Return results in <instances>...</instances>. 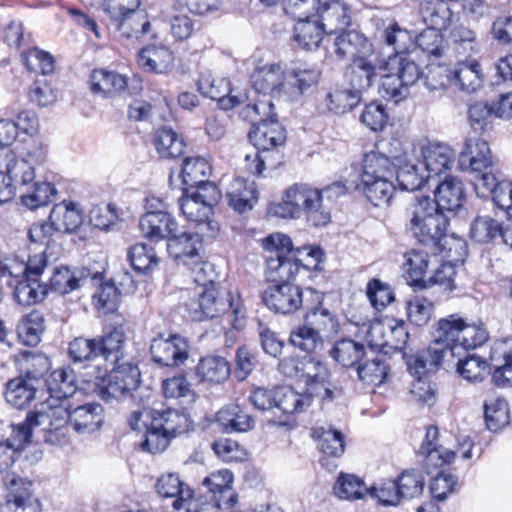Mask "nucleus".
Masks as SVG:
<instances>
[{"instance_id": "nucleus-52", "label": "nucleus", "mask_w": 512, "mask_h": 512, "mask_svg": "<svg viewBox=\"0 0 512 512\" xmlns=\"http://www.w3.org/2000/svg\"><path fill=\"white\" fill-rule=\"evenodd\" d=\"M361 96L353 88L336 87L327 93L326 105L335 114H344L352 110L361 101Z\"/></svg>"}, {"instance_id": "nucleus-47", "label": "nucleus", "mask_w": 512, "mask_h": 512, "mask_svg": "<svg viewBox=\"0 0 512 512\" xmlns=\"http://www.w3.org/2000/svg\"><path fill=\"white\" fill-rule=\"evenodd\" d=\"M361 184L367 200L376 207L389 205L396 190L391 178L365 179Z\"/></svg>"}, {"instance_id": "nucleus-42", "label": "nucleus", "mask_w": 512, "mask_h": 512, "mask_svg": "<svg viewBox=\"0 0 512 512\" xmlns=\"http://www.w3.org/2000/svg\"><path fill=\"white\" fill-rule=\"evenodd\" d=\"M99 356H103L105 361H115L117 358H123V346L125 343V330L121 324L114 326L105 335L95 338Z\"/></svg>"}, {"instance_id": "nucleus-41", "label": "nucleus", "mask_w": 512, "mask_h": 512, "mask_svg": "<svg viewBox=\"0 0 512 512\" xmlns=\"http://www.w3.org/2000/svg\"><path fill=\"white\" fill-rule=\"evenodd\" d=\"M330 356L343 367L349 368L358 364L365 355V346L350 338L336 341L330 350Z\"/></svg>"}, {"instance_id": "nucleus-8", "label": "nucleus", "mask_w": 512, "mask_h": 512, "mask_svg": "<svg viewBox=\"0 0 512 512\" xmlns=\"http://www.w3.org/2000/svg\"><path fill=\"white\" fill-rule=\"evenodd\" d=\"M202 237L199 233L177 232L168 240L167 251L176 262L188 266L195 273L194 281L198 284L212 282L207 278V271L212 272V265L201 261Z\"/></svg>"}, {"instance_id": "nucleus-36", "label": "nucleus", "mask_w": 512, "mask_h": 512, "mask_svg": "<svg viewBox=\"0 0 512 512\" xmlns=\"http://www.w3.org/2000/svg\"><path fill=\"white\" fill-rule=\"evenodd\" d=\"M212 167L208 160L203 157H187L182 166L181 177L183 183L190 187L202 191L203 186L214 184L208 178Z\"/></svg>"}, {"instance_id": "nucleus-46", "label": "nucleus", "mask_w": 512, "mask_h": 512, "mask_svg": "<svg viewBox=\"0 0 512 512\" xmlns=\"http://www.w3.org/2000/svg\"><path fill=\"white\" fill-rule=\"evenodd\" d=\"M240 116L250 122L252 128L275 121L276 114L274 112L273 99L261 95V97L254 100L253 103H247L240 112Z\"/></svg>"}, {"instance_id": "nucleus-4", "label": "nucleus", "mask_w": 512, "mask_h": 512, "mask_svg": "<svg viewBox=\"0 0 512 512\" xmlns=\"http://www.w3.org/2000/svg\"><path fill=\"white\" fill-rule=\"evenodd\" d=\"M418 455L423 457V473L415 468L406 469L395 480H403L406 477L416 480H424L425 477H428L429 480H452V476L447 474V471L457 453L439 444L437 426L430 425L426 428Z\"/></svg>"}, {"instance_id": "nucleus-26", "label": "nucleus", "mask_w": 512, "mask_h": 512, "mask_svg": "<svg viewBox=\"0 0 512 512\" xmlns=\"http://www.w3.org/2000/svg\"><path fill=\"white\" fill-rule=\"evenodd\" d=\"M173 52L164 45H148L138 54L139 66L147 71L157 74L167 73L174 67Z\"/></svg>"}, {"instance_id": "nucleus-51", "label": "nucleus", "mask_w": 512, "mask_h": 512, "mask_svg": "<svg viewBox=\"0 0 512 512\" xmlns=\"http://www.w3.org/2000/svg\"><path fill=\"white\" fill-rule=\"evenodd\" d=\"M324 33L318 21L301 18L294 27L293 38L303 49L313 50L319 46Z\"/></svg>"}, {"instance_id": "nucleus-1", "label": "nucleus", "mask_w": 512, "mask_h": 512, "mask_svg": "<svg viewBox=\"0 0 512 512\" xmlns=\"http://www.w3.org/2000/svg\"><path fill=\"white\" fill-rule=\"evenodd\" d=\"M347 193L342 181H336L321 189L307 183H296L287 188L282 202L273 208L282 218L304 217L313 227H322L331 221L332 204Z\"/></svg>"}, {"instance_id": "nucleus-34", "label": "nucleus", "mask_w": 512, "mask_h": 512, "mask_svg": "<svg viewBox=\"0 0 512 512\" xmlns=\"http://www.w3.org/2000/svg\"><path fill=\"white\" fill-rule=\"evenodd\" d=\"M195 371L201 382L221 384L229 378L231 368L226 358L211 355L201 358Z\"/></svg>"}, {"instance_id": "nucleus-11", "label": "nucleus", "mask_w": 512, "mask_h": 512, "mask_svg": "<svg viewBox=\"0 0 512 512\" xmlns=\"http://www.w3.org/2000/svg\"><path fill=\"white\" fill-rule=\"evenodd\" d=\"M220 198L219 189L215 184L203 186L202 191H189L179 199V208L182 214L198 226H211L210 217L213 206Z\"/></svg>"}, {"instance_id": "nucleus-43", "label": "nucleus", "mask_w": 512, "mask_h": 512, "mask_svg": "<svg viewBox=\"0 0 512 512\" xmlns=\"http://www.w3.org/2000/svg\"><path fill=\"white\" fill-rule=\"evenodd\" d=\"M310 293L314 294L317 304L307 308L304 322L313 329L318 330L320 335L322 332L334 331L337 321L331 311L322 305V295L313 291H310Z\"/></svg>"}, {"instance_id": "nucleus-44", "label": "nucleus", "mask_w": 512, "mask_h": 512, "mask_svg": "<svg viewBox=\"0 0 512 512\" xmlns=\"http://www.w3.org/2000/svg\"><path fill=\"white\" fill-rule=\"evenodd\" d=\"M439 210L437 203L429 196L415 197L406 207V228L411 233L418 229L428 217Z\"/></svg>"}, {"instance_id": "nucleus-58", "label": "nucleus", "mask_w": 512, "mask_h": 512, "mask_svg": "<svg viewBox=\"0 0 512 512\" xmlns=\"http://www.w3.org/2000/svg\"><path fill=\"white\" fill-rule=\"evenodd\" d=\"M484 417L487 428L498 431L509 423V408L504 399L490 398L484 403Z\"/></svg>"}, {"instance_id": "nucleus-45", "label": "nucleus", "mask_w": 512, "mask_h": 512, "mask_svg": "<svg viewBox=\"0 0 512 512\" xmlns=\"http://www.w3.org/2000/svg\"><path fill=\"white\" fill-rule=\"evenodd\" d=\"M313 437L317 439L318 448L323 454L330 457H340L344 453V435L332 426L315 428Z\"/></svg>"}, {"instance_id": "nucleus-12", "label": "nucleus", "mask_w": 512, "mask_h": 512, "mask_svg": "<svg viewBox=\"0 0 512 512\" xmlns=\"http://www.w3.org/2000/svg\"><path fill=\"white\" fill-rule=\"evenodd\" d=\"M262 301L276 313L293 314L303 306V288L293 282L272 284L262 292Z\"/></svg>"}, {"instance_id": "nucleus-56", "label": "nucleus", "mask_w": 512, "mask_h": 512, "mask_svg": "<svg viewBox=\"0 0 512 512\" xmlns=\"http://www.w3.org/2000/svg\"><path fill=\"white\" fill-rule=\"evenodd\" d=\"M389 366L384 357L377 356L368 359L358 366L357 373L359 379L373 386H379L385 382L388 377Z\"/></svg>"}, {"instance_id": "nucleus-23", "label": "nucleus", "mask_w": 512, "mask_h": 512, "mask_svg": "<svg viewBox=\"0 0 512 512\" xmlns=\"http://www.w3.org/2000/svg\"><path fill=\"white\" fill-rule=\"evenodd\" d=\"M447 77L451 84L466 93L475 92L483 82L481 66L475 59L458 61L448 69Z\"/></svg>"}, {"instance_id": "nucleus-28", "label": "nucleus", "mask_w": 512, "mask_h": 512, "mask_svg": "<svg viewBox=\"0 0 512 512\" xmlns=\"http://www.w3.org/2000/svg\"><path fill=\"white\" fill-rule=\"evenodd\" d=\"M49 220L57 232L72 233L81 226L83 214L76 203L63 201L54 205Z\"/></svg>"}, {"instance_id": "nucleus-33", "label": "nucleus", "mask_w": 512, "mask_h": 512, "mask_svg": "<svg viewBox=\"0 0 512 512\" xmlns=\"http://www.w3.org/2000/svg\"><path fill=\"white\" fill-rule=\"evenodd\" d=\"M464 197L463 183L456 177L447 176L438 184L433 200L440 210L454 211L461 207Z\"/></svg>"}, {"instance_id": "nucleus-61", "label": "nucleus", "mask_w": 512, "mask_h": 512, "mask_svg": "<svg viewBox=\"0 0 512 512\" xmlns=\"http://www.w3.org/2000/svg\"><path fill=\"white\" fill-rule=\"evenodd\" d=\"M57 195V189L50 182H34L32 189L21 196L22 204L29 209H36L52 202Z\"/></svg>"}, {"instance_id": "nucleus-38", "label": "nucleus", "mask_w": 512, "mask_h": 512, "mask_svg": "<svg viewBox=\"0 0 512 512\" xmlns=\"http://www.w3.org/2000/svg\"><path fill=\"white\" fill-rule=\"evenodd\" d=\"M335 53L340 59L365 56L371 48L369 41L356 31H348L338 35L334 42Z\"/></svg>"}, {"instance_id": "nucleus-15", "label": "nucleus", "mask_w": 512, "mask_h": 512, "mask_svg": "<svg viewBox=\"0 0 512 512\" xmlns=\"http://www.w3.org/2000/svg\"><path fill=\"white\" fill-rule=\"evenodd\" d=\"M199 92L212 100H217L221 109L228 110L247 102L250 95L235 94L225 79L216 80L209 72L202 73L197 82Z\"/></svg>"}, {"instance_id": "nucleus-48", "label": "nucleus", "mask_w": 512, "mask_h": 512, "mask_svg": "<svg viewBox=\"0 0 512 512\" xmlns=\"http://www.w3.org/2000/svg\"><path fill=\"white\" fill-rule=\"evenodd\" d=\"M429 178V173L422 166L420 159L415 163L407 161L400 165L396 174L400 188L406 191L420 189Z\"/></svg>"}, {"instance_id": "nucleus-3", "label": "nucleus", "mask_w": 512, "mask_h": 512, "mask_svg": "<svg viewBox=\"0 0 512 512\" xmlns=\"http://www.w3.org/2000/svg\"><path fill=\"white\" fill-rule=\"evenodd\" d=\"M213 282V279L212 282L206 281L203 290L185 304L189 316L195 321H202L219 317L231 311L233 327L241 329L245 318V309L238 299L235 300L229 292L216 288ZM201 285L203 286V284Z\"/></svg>"}, {"instance_id": "nucleus-29", "label": "nucleus", "mask_w": 512, "mask_h": 512, "mask_svg": "<svg viewBox=\"0 0 512 512\" xmlns=\"http://www.w3.org/2000/svg\"><path fill=\"white\" fill-rule=\"evenodd\" d=\"M448 219L442 210H437L426 221L414 229L411 234L423 244L441 246L442 240L446 238Z\"/></svg>"}, {"instance_id": "nucleus-9", "label": "nucleus", "mask_w": 512, "mask_h": 512, "mask_svg": "<svg viewBox=\"0 0 512 512\" xmlns=\"http://www.w3.org/2000/svg\"><path fill=\"white\" fill-rule=\"evenodd\" d=\"M47 266L43 253L29 258L24 276L14 284L13 297L23 306L35 305L43 301L48 292V285L41 282L39 277Z\"/></svg>"}, {"instance_id": "nucleus-6", "label": "nucleus", "mask_w": 512, "mask_h": 512, "mask_svg": "<svg viewBox=\"0 0 512 512\" xmlns=\"http://www.w3.org/2000/svg\"><path fill=\"white\" fill-rule=\"evenodd\" d=\"M263 248L271 255L266 259V279L272 284L292 282L299 272L289 236L273 233L263 239Z\"/></svg>"}, {"instance_id": "nucleus-10", "label": "nucleus", "mask_w": 512, "mask_h": 512, "mask_svg": "<svg viewBox=\"0 0 512 512\" xmlns=\"http://www.w3.org/2000/svg\"><path fill=\"white\" fill-rule=\"evenodd\" d=\"M67 400H53L50 396L40 408L30 412L24 422L17 425L18 435L24 441H30L35 427H64L69 424L70 410Z\"/></svg>"}, {"instance_id": "nucleus-7", "label": "nucleus", "mask_w": 512, "mask_h": 512, "mask_svg": "<svg viewBox=\"0 0 512 512\" xmlns=\"http://www.w3.org/2000/svg\"><path fill=\"white\" fill-rule=\"evenodd\" d=\"M154 431L144 439L140 447L152 454L163 452L171 440L193 429V421L186 413L176 409L156 410Z\"/></svg>"}, {"instance_id": "nucleus-27", "label": "nucleus", "mask_w": 512, "mask_h": 512, "mask_svg": "<svg viewBox=\"0 0 512 512\" xmlns=\"http://www.w3.org/2000/svg\"><path fill=\"white\" fill-rule=\"evenodd\" d=\"M103 422V407L99 403H86L70 411L69 424L78 433H93Z\"/></svg>"}, {"instance_id": "nucleus-30", "label": "nucleus", "mask_w": 512, "mask_h": 512, "mask_svg": "<svg viewBox=\"0 0 512 512\" xmlns=\"http://www.w3.org/2000/svg\"><path fill=\"white\" fill-rule=\"evenodd\" d=\"M108 25L125 39H138L140 36L149 33L151 29L147 14L139 9L110 21Z\"/></svg>"}, {"instance_id": "nucleus-55", "label": "nucleus", "mask_w": 512, "mask_h": 512, "mask_svg": "<svg viewBox=\"0 0 512 512\" xmlns=\"http://www.w3.org/2000/svg\"><path fill=\"white\" fill-rule=\"evenodd\" d=\"M275 407L285 414L301 412L311 405V396L299 393L288 386L278 387Z\"/></svg>"}, {"instance_id": "nucleus-40", "label": "nucleus", "mask_w": 512, "mask_h": 512, "mask_svg": "<svg viewBox=\"0 0 512 512\" xmlns=\"http://www.w3.org/2000/svg\"><path fill=\"white\" fill-rule=\"evenodd\" d=\"M491 361L495 366L492 379L497 386L512 385V351L506 343H500L492 349Z\"/></svg>"}, {"instance_id": "nucleus-16", "label": "nucleus", "mask_w": 512, "mask_h": 512, "mask_svg": "<svg viewBox=\"0 0 512 512\" xmlns=\"http://www.w3.org/2000/svg\"><path fill=\"white\" fill-rule=\"evenodd\" d=\"M423 355L424 350L407 359L409 373L415 377L411 384L410 394L416 402L431 405L434 402L435 393L427 380V375L436 372L445 362H438L437 366L432 369L428 363L421 361Z\"/></svg>"}, {"instance_id": "nucleus-13", "label": "nucleus", "mask_w": 512, "mask_h": 512, "mask_svg": "<svg viewBox=\"0 0 512 512\" xmlns=\"http://www.w3.org/2000/svg\"><path fill=\"white\" fill-rule=\"evenodd\" d=\"M188 348V342L184 337L171 335L169 338H163L160 335L151 341L150 352L155 363L176 367L188 359Z\"/></svg>"}, {"instance_id": "nucleus-62", "label": "nucleus", "mask_w": 512, "mask_h": 512, "mask_svg": "<svg viewBox=\"0 0 512 512\" xmlns=\"http://www.w3.org/2000/svg\"><path fill=\"white\" fill-rule=\"evenodd\" d=\"M457 372L469 382H481L489 374L487 362L476 354L459 358Z\"/></svg>"}, {"instance_id": "nucleus-59", "label": "nucleus", "mask_w": 512, "mask_h": 512, "mask_svg": "<svg viewBox=\"0 0 512 512\" xmlns=\"http://www.w3.org/2000/svg\"><path fill=\"white\" fill-rule=\"evenodd\" d=\"M385 43L393 48L395 55L409 51L414 46V36L406 29L401 28L395 21H390L383 30Z\"/></svg>"}, {"instance_id": "nucleus-37", "label": "nucleus", "mask_w": 512, "mask_h": 512, "mask_svg": "<svg viewBox=\"0 0 512 512\" xmlns=\"http://www.w3.org/2000/svg\"><path fill=\"white\" fill-rule=\"evenodd\" d=\"M46 383L53 400H67L77 390L76 374L70 367H61L54 370Z\"/></svg>"}, {"instance_id": "nucleus-50", "label": "nucleus", "mask_w": 512, "mask_h": 512, "mask_svg": "<svg viewBox=\"0 0 512 512\" xmlns=\"http://www.w3.org/2000/svg\"><path fill=\"white\" fill-rule=\"evenodd\" d=\"M361 180L392 178L394 165L390 159L375 151L364 155Z\"/></svg>"}, {"instance_id": "nucleus-35", "label": "nucleus", "mask_w": 512, "mask_h": 512, "mask_svg": "<svg viewBox=\"0 0 512 512\" xmlns=\"http://www.w3.org/2000/svg\"><path fill=\"white\" fill-rule=\"evenodd\" d=\"M248 137L255 148L262 151L280 146L286 139L285 131L277 120L251 128Z\"/></svg>"}, {"instance_id": "nucleus-54", "label": "nucleus", "mask_w": 512, "mask_h": 512, "mask_svg": "<svg viewBox=\"0 0 512 512\" xmlns=\"http://www.w3.org/2000/svg\"><path fill=\"white\" fill-rule=\"evenodd\" d=\"M218 421L231 431L245 432L252 428L254 420L240 406L230 404L217 413Z\"/></svg>"}, {"instance_id": "nucleus-20", "label": "nucleus", "mask_w": 512, "mask_h": 512, "mask_svg": "<svg viewBox=\"0 0 512 512\" xmlns=\"http://www.w3.org/2000/svg\"><path fill=\"white\" fill-rule=\"evenodd\" d=\"M139 230L143 237L158 242L170 239L178 230L175 218L165 211H148L139 220Z\"/></svg>"}, {"instance_id": "nucleus-21", "label": "nucleus", "mask_w": 512, "mask_h": 512, "mask_svg": "<svg viewBox=\"0 0 512 512\" xmlns=\"http://www.w3.org/2000/svg\"><path fill=\"white\" fill-rule=\"evenodd\" d=\"M419 157L429 177L439 176L449 170L454 163L455 153L453 149L443 143H427L419 148Z\"/></svg>"}, {"instance_id": "nucleus-22", "label": "nucleus", "mask_w": 512, "mask_h": 512, "mask_svg": "<svg viewBox=\"0 0 512 512\" xmlns=\"http://www.w3.org/2000/svg\"><path fill=\"white\" fill-rule=\"evenodd\" d=\"M5 508L9 512H43L39 498L31 489V482H8Z\"/></svg>"}, {"instance_id": "nucleus-14", "label": "nucleus", "mask_w": 512, "mask_h": 512, "mask_svg": "<svg viewBox=\"0 0 512 512\" xmlns=\"http://www.w3.org/2000/svg\"><path fill=\"white\" fill-rule=\"evenodd\" d=\"M252 90L250 93L249 101L254 96L262 95L263 97H285L284 91L287 90L286 76L282 68L277 64L266 65L258 68L251 75Z\"/></svg>"}, {"instance_id": "nucleus-5", "label": "nucleus", "mask_w": 512, "mask_h": 512, "mask_svg": "<svg viewBox=\"0 0 512 512\" xmlns=\"http://www.w3.org/2000/svg\"><path fill=\"white\" fill-rule=\"evenodd\" d=\"M115 364L109 374L107 368L95 366L96 375L86 373V382L93 385L92 391L102 400L109 402L118 399L137 388L140 383V371L136 364L123 358L113 361Z\"/></svg>"}, {"instance_id": "nucleus-64", "label": "nucleus", "mask_w": 512, "mask_h": 512, "mask_svg": "<svg viewBox=\"0 0 512 512\" xmlns=\"http://www.w3.org/2000/svg\"><path fill=\"white\" fill-rule=\"evenodd\" d=\"M289 342L304 352L312 353L318 346L322 345V337L318 330L313 329L304 322L302 326L295 328L290 333Z\"/></svg>"}, {"instance_id": "nucleus-63", "label": "nucleus", "mask_w": 512, "mask_h": 512, "mask_svg": "<svg viewBox=\"0 0 512 512\" xmlns=\"http://www.w3.org/2000/svg\"><path fill=\"white\" fill-rule=\"evenodd\" d=\"M21 371L25 373L24 379H29L39 386L40 378L49 370L50 361L42 354L27 352L20 362Z\"/></svg>"}, {"instance_id": "nucleus-39", "label": "nucleus", "mask_w": 512, "mask_h": 512, "mask_svg": "<svg viewBox=\"0 0 512 512\" xmlns=\"http://www.w3.org/2000/svg\"><path fill=\"white\" fill-rule=\"evenodd\" d=\"M37 391L38 385L29 379L19 377L7 383L5 398L13 407L23 409L36 398Z\"/></svg>"}, {"instance_id": "nucleus-53", "label": "nucleus", "mask_w": 512, "mask_h": 512, "mask_svg": "<svg viewBox=\"0 0 512 512\" xmlns=\"http://www.w3.org/2000/svg\"><path fill=\"white\" fill-rule=\"evenodd\" d=\"M154 145L162 158H175L183 153L184 141L168 127L158 129L154 135Z\"/></svg>"}, {"instance_id": "nucleus-49", "label": "nucleus", "mask_w": 512, "mask_h": 512, "mask_svg": "<svg viewBox=\"0 0 512 512\" xmlns=\"http://www.w3.org/2000/svg\"><path fill=\"white\" fill-rule=\"evenodd\" d=\"M44 329V317L36 310L23 316L16 327L19 340L27 346L37 345Z\"/></svg>"}, {"instance_id": "nucleus-25", "label": "nucleus", "mask_w": 512, "mask_h": 512, "mask_svg": "<svg viewBox=\"0 0 512 512\" xmlns=\"http://www.w3.org/2000/svg\"><path fill=\"white\" fill-rule=\"evenodd\" d=\"M228 204L238 213H244L253 208L257 202V188L253 181L245 178H234L226 191Z\"/></svg>"}, {"instance_id": "nucleus-18", "label": "nucleus", "mask_w": 512, "mask_h": 512, "mask_svg": "<svg viewBox=\"0 0 512 512\" xmlns=\"http://www.w3.org/2000/svg\"><path fill=\"white\" fill-rule=\"evenodd\" d=\"M384 62L366 55L355 58L348 74L349 86L362 97V93L377 81L379 71L384 70Z\"/></svg>"}, {"instance_id": "nucleus-32", "label": "nucleus", "mask_w": 512, "mask_h": 512, "mask_svg": "<svg viewBox=\"0 0 512 512\" xmlns=\"http://www.w3.org/2000/svg\"><path fill=\"white\" fill-rule=\"evenodd\" d=\"M90 86L93 93L100 94L104 98H111L126 89L127 80L117 72L97 69L91 73Z\"/></svg>"}, {"instance_id": "nucleus-57", "label": "nucleus", "mask_w": 512, "mask_h": 512, "mask_svg": "<svg viewBox=\"0 0 512 512\" xmlns=\"http://www.w3.org/2000/svg\"><path fill=\"white\" fill-rule=\"evenodd\" d=\"M470 235L478 243H487L497 236H502L507 242L501 224L490 216L476 217L471 224Z\"/></svg>"}, {"instance_id": "nucleus-60", "label": "nucleus", "mask_w": 512, "mask_h": 512, "mask_svg": "<svg viewBox=\"0 0 512 512\" xmlns=\"http://www.w3.org/2000/svg\"><path fill=\"white\" fill-rule=\"evenodd\" d=\"M385 71H395L408 87L416 83L421 76L419 66L407 57L389 56L384 62Z\"/></svg>"}, {"instance_id": "nucleus-19", "label": "nucleus", "mask_w": 512, "mask_h": 512, "mask_svg": "<svg viewBox=\"0 0 512 512\" xmlns=\"http://www.w3.org/2000/svg\"><path fill=\"white\" fill-rule=\"evenodd\" d=\"M458 165L462 171L480 173L492 167L489 144L479 138H468L464 149L459 153Z\"/></svg>"}, {"instance_id": "nucleus-2", "label": "nucleus", "mask_w": 512, "mask_h": 512, "mask_svg": "<svg viewBox=\"0 0 512 512\" xmlns=\"http://www.w3.org/2000/svg\"><path fill=\"white\" fill-rule=\"evenodd\" d=\"M488 339L489 332L482 321L469 322L459 314H450L438 320L434 340L424 350L421 359L433 369L438 362L460 357L462 350L480 347Z\"/></svg>"}, {"instance_id": "nucleus-17", "label": "nucleus", "mask_w": 512, "mask_h": 512, "mask_svg": "<svg viewBox=\"0 0 512 512\" xmlns=\"http://www.w3.org/2000/svg\"><path fill=\"white\" fill-rule=\"evenodd\" d=\"M28 158L19 157L13 151H7L4 156L6 175L16 189L17 186H27L35 179L34 163L43 161V151L41 148L34 153L28 152Z\"/></svg>"}, {"instance_id": "nucleus-24", "label": "nucleus", "mask_w": 512, "mask_h": 512, "mask_svg": "<svg viewBox=\"0 0 512 512\" xmlns=\"http://www.w3.org/2000/svg\"><path fill=\"white\" fill-rule=\"evenodd\" d=\"M315 13H318L319 24L327 34L344 31L351 24L350 8L339 0L319 3Z\"/></svg>"}, {"instance_id": "nucleus-31", "label": "nucleus", "mask_w": 512, "mask_h": 512, "mask_svg": "<svg viewBox=\"0 0 512 512\" xmlns=\"http://www.w3.org/2000/svg\"><path fill=\"white\" fill-rule=\"evenodd\" d=\"M319 77L320 72L316 68L306 65L291 70L286 76V98L291 101L298 100L307 89L318 83Z\"/></svg>"}]
</instances>
